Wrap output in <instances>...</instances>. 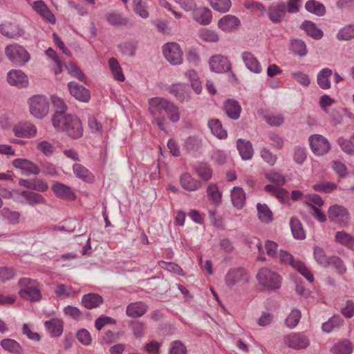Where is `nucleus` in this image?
<instances>
[{
	"label": "nucleus",
	"mask_w": 354,
	"mask_h": 354,
	"mask_svg": "<svg viewBox=\"0 0 354 354\" xmlns=\"http://www.w3.org/2000/svg\"><path fill=\"white\" fill-rule=\"evenodd\" d=\"M149 111L160 129L165 130L166 116L172 122L180 120L178 107L168 100L156 97L149 100Z\"/></svg>",
	"instance_id": "obj_1"
},
{
	"label": "nucleus",
	"mask_w": 354,
	"mask_h": 354,
	"mask_svg": "<svg viewBox=\"0 0 354 354\" xmlns=\"http://www.w3.org/2000/svg\"><path fill=\"white\" fill-rule=\"evenodd\" d=\"M52 124L57 131L65 133L71 138H80L83 135L82 122L76 115L54 113Z\"/></svg>",
	"instance_id": "obj_2"
},
{
	"label": "nucleus",
	"mask_w": 354,
	"mask_h": 354,
	"mask_svg": "<svg viewBox=\"0 0 354 354\" xmlns=\"http://www.w3.org/2000/svg\"><path fill=\"white\" fill-rule=\"evenodd\" d=\"M21 288L19 295L24 299L31 302L38 301L41 299L39 283L30 278H21L18 281Z\"/></svg>",
	"instance_id": "obj_3"
},
{
	"label": "nucleus",
	"mask_w": 354,
	"mask_h": 354,
	"mask_svg": "<svg viewBox=\"0 0 354 354\" xmlns=\"http://www.w3.org/2000/svg\"><path fill=\"white\" fill-rule=\"evenodd\" d=\"M266 177L271 182L277 183V185H267L264 189L266 192L277 198L280 201L283 202L288 198V192L280 187L285 183L284 176L278 172H268Z\"/></svg>",
	"instance_id": "obj_4"
},
{
	"label": "nucleus",
	"mask_w": 354,
	"mask_h": 354,
	"mask_svg": "<svg viewBox=\"0 0 354 354\" xmlns=\"http://www.w3.org/2000/svg\"><path fill=\"white\" fill-rule=\"evenodd\" d=\"M257 279L259 285L264 289L272 290L280 288L281 277L277 272L267 268H263L259 271Z\"/></svg>",
	"instance_id": "obj_5"
},
{
	"label": "nucleus",
	"mask_w": 354,
	"mask_h": 354,
	"mask_svg": "<svg viewBox=\"0 0 354 354\" xmlns=\"http://www.w3.org/2000/svg\"><path fill=\"white\" fill-rule=\"evenodd\" d=\"M276 258L279 259L280 262L283 263L290 265L310 282L314 281V277L311 271L302 261L295 260L290 253L284 250H280Z\"/></svg>",
	"instance_id": "obj_6"
},
{
	"label": "nucleus",
	"mask_w": 354,
	"mask_h": 354,
	"mask_svg": "<svg viewBox=\"0 0 354 354\" xmlns=\"http://www.w3.org/2000/svg\"><path fill=\"white\" fill-rule=\"evenodd\" d=\"M5 53L8 58L15 64L24 66L30 58V54L21 46L12 44L6 46Z\"/></svg>",
	"instance_id": "obj_7"
},
{
	"label": "nucleus",
	"mask_w": 354,
	"mask_h": 354,
	"mask_svg": "<svg viewBox=\"0 0 354 354\" xmlns=\"http://www.w3.org/2000/svg\"><path fill=\"white\" fill-rule=\"evenodd\" d=\"M30 112L36 118L45 117L49 111V104L47 99L40 95L32 96L28 101Z\"/></svg>",
	"instance_id": "obj_8"
},
{
	"label": "nucleus",
	"mask_w": 354,
	"mask_h": 354,
	"mask_svg": "<svg viewBox=\"0 0 354 354\" xmlns=\"http://www.w3.org/2000/svg\"><path fill=\"white\" fill-rule=\"evenodd\" d=\"M165 59L173 65H179L183 62V50L176 42H169L162 47Z\"/></svg>",
	"instance_id": "obj_9"
},
{
	"label": "nucleus",
	"mask_w": 354,
	"mask_h": 354,
	"mask_svg": "<svg viewBox=\"0 0 354 354\" xmlns=\"http://www.w3.org/2000/svg\"><path fill=\"white\" fill-rule=\"evenodd\" d=\"M328 216L331 221L342 227L348 226L350 220L348 210L339 205H334L328 209Z\"/></svg>",
	"instance_id": "obj_10"
},
{
	"label": "nucleus",
	"mask_w": 354,
	"mask_h": 354,
	"mask_svg": "<svg viewBox=\"0 0 354 354\" xmlns=\"http://www.w3.org/2000/svg\"><path fill=\"white\" fill-rule=\"evenodd\" d=\"M283 342L288 347L299 350L306 348L310 344V339L301 333H291L284 336Z\"/></svg>",
	"instance_id": "obj_11"
},
{
	"label": "nucleus",
	"mask_w": 354,
	"mask_h": 354,
	"mask_svg": "<svg viewBox=\"0 0 354 354\" xmlns=\"http://www.w3.org/2000/svg\"><path fill=\"white\" fill-rule=\"evenodd\" d=\"M308 141L312 151L317 156H323L330 150V142L322 135H312Z\"/></svg>",
	"instance_id": "obj_12"
},
{
	"label": "nucleus",
	"mask_w": 354,
	"mask_h": 354,
	"mask_svg": "<svg viewBox=\"0 0 354 354\" xmlns=\"http://www.w3.org/2000/svg\"><path fill=\"white\" fill-rule=\"evenodd\" d=\"M209 65L211 71L215 73H225L231 69V63L228 58L220 54L211 56Z\"/></svg>",
	"instance_id": "obj_13"
},
{
	"label": "nucleus",
	"mask_w": 354,
	"mask_h": 354,
	"mask_svg": "<svg viewBox=\"0 0 354 354\" xmlns=\"http://www.w3.org/2000/svg\"><path fill=\"white\" fill-rule=\"evenodd\" d=\"M12 165L21 169L26 175H38L41 171L37 165L26 158L15 159L12 161Z\"/></svg>",
	"instance_id": "obj_14"
},
{
	"label": "nucleus",
	"mask_w": 354,
	"mask_h": 354,
	"mask_svg": "<svg viewBox=\"0 0 354 354\" xmlns=\"http://www.w3.org/2000/svg\"><path fill=\"white\" fill-rule=\"evenodd\" d=\"M13 132L17 137L30 138L37 134V128L30 122H19L13 127Z\"/></svg>",
	"instance_id": "obj_15"
},
{
	"label": "nucleus",
	"mask_w": 354,
	"mask_h": 354,
	"mask_svg": "<svg viewBox=\"0 0 354 354\" xmlns=\"http://www.w3.org/2000/svg\"><path fill=\"white\" fill-rule=\"evenodd\" d=\"M51 189L57 198L67 201H74L76 198V195L71 187L64 183L56 182L52 185Z\"/></svg>",
	"instance_id": "obj_16"
},
{
	"label": "nucleus",
	"mask_w": 354,
	"mask_h": 354,
	"mask_svg": "<svg viewBox=\"0 0 354 354\" xmlns=\"http://www.w3.org/2000/svg\"><path fill=\"white\" fill-rule=\"evenodd\" d=\"M70 93L77 100L87 102L90 99V91L76 82H71L68 84Z\"/></svg>",
	"instance_id": "obj_17"
},
{
	"label": "nucleus",
	"mask_w": 354,
	"mask_h": 354,
	"mask_svg": "<svg viewBox=\"0 0 354 354\" xmlns=\"http://www.w3.org/2000/svg\"><path fill=\"white\" fill-rule=\"evenodd\" d=\"M8 82L10 84L18 87H26L28 84L27 75L21 70H12L8 73Z\"/></svg>",
	"instance_id": "obj_18"
},
{
	"label": "nucleus",
	"mask_w": 354,
	"mask_h": 354,
	"mask_svg": "<svg viewBox=\"0 0 354 354\" xmlns=\"http://www.w3.org/2000/svg\"><path fill=\"white\" fill-rule=\"evenodd\" d=\"M180 184L187 192L197 191L202 186L201 182L189 173H184L180 176Z\"/></svg>",
	"instance_id": "obj_19"
},
{
	"label": "nucleus",
	"mask_w": 354,
	"mask_h": 354,
	"mask_svg": "<svg viewBox=\"0 0 354 354\" xmlns=\"http://www.w3.org/2000/svg\"><path fill=\"white\" fill-rule=\"evenodd\" d=\"M240 25L241 21L239 18L232 15H225L218 21V28L225 32L234 30Z\"/></svg>",
	"instance_id": "obj_20"
},
{
	"label": "nucleus",
	"mask_w": 354,
	"mask_h": 354,
	"mask_svg": "<svg viewBox=\"0 0 354 354\" xmlns=\"http://www.w3.org/2000/svg\"><path fill=\"white\" fill-rule=\"evenodd\" d=\"M147 309V305L142 301L133 302L127 306L126 314L129 317H140L146 313Z\"/></svg>",
	"instance_id": "obj_21"
},
{
	"label": "nucleus",
	"mask_w": 354,
	"mask_h": 354,
	"mask_svg": "<svg viewBox=\"0 0 354 354\" xmlns=\"http://www.w3.org/2000/svg\"><path fill=\"white\" fill-rule=\"evenodd\" d=\"M33 9L50 24L55 23V17L43 1H36L32 5Z\"/></svg>",
	"instance_id": "obj_22"
},
{
	"label": "nucleus",
	"mask_w": 354,
	"mask_h": 354,
	"mask_svg": "<svg viewBox=\"0 0 354 354\" xmlns=\"http://www.w3.org/2000/svg\"><path fill=\"white\" fill-rule=\"evenodd\" d=\"M286 12L284 3L272 5L268 9V17L273 23H279L283 19Z\"/></svg>",
	"instance_id": "obj_23"
},
{
	"label": "nucleus",
	"mask_w": 354,
	"mask_h": 354,
	"mask_svg": "<svg viewBox=\"0 0 354 354\" xmlns=\"http://www.w3.org/2000/svg\"><path fill=\"white\" fill-rule=\"evenodd\" d=\"M193 17L196 21L203 26L209 24L212 19V12L207 8H194Z\"/></svg>",
	"instance_id": "obj_24"
},
{
	"label": "nucleus",
	"mask_w": 354,
	"mask_h": 354,
	"mask_svg": "<svg viewBox=\"0 0 354 354\" xmlns=\"http://www.w3.org/2000/svg\"><path fill=\"white\" fill-rule=\"evenodd\" d=\"M242 59L246 67L252 72L259 73L262 71L261 66L256 57L250 52H244Z\"/></svg>",
	"instance_id": "obj_25"
},
{
	"label": "nucleus",
	"mask_w": 354,
	"mask_h": 354,
	"mask_svg": "<svg viewBox=\"0 0 354 354\" xmlns=\"http://www.w3.org/2000/svg\"><path fill=\"white\" fill-rule=\"evenodd\" d=\"M260 113L270 126L279 127L284 122V118L281 113H274L269 110H261Z\"/></svg>",
	"instance_id": "obj_26"
},
{
	"label": "nucleus",
	"mask_w": 354,
	"mask_h": 354,
	"mask_svg": "<svg viewBox=\"0 0 354 354\" xmlns=\"http://www.w3.org/2000/svg\"><path fill=\"white\" fill-rule=\"evenodd\" d=\"M223 109L227 115L231 119L236 120L239 118L241 111V107L239 102L236 100H226L224 103Z\"/></svg>",
	"instance_id": "obj_27"
},
{
	"label": "nucleus",
	"mask_w": 354,
	"mask_h": 354,
	"mask_svg": "<svg viewBox=\"0 0 354 354\" xmlns=\"http://www.w3.org/2000/svg\"><path fill=\"white\" fill-rule=\"evenodd\" d=\"M44 326L53 337H59L63 333V321L58 318H53L44 322Z\"/></svg>",
	"instance_id": "obj_28"
},
{
	"label": "nucleus",
	"mask_w": 354,
	"mask_h": 354,
	"mask_svg": "<svg viewBox=\"0 0 354 354\" xmlns=\"http://www.w3.org/2000/svg\"><path fill=\"white\" fill-rule=\"evenodd\" d=\"M237 149L244 160H249L252 157L253 148L250 141L239 139L236 142Z\"/></svg>",
	"instance_id": "obj_29"
},
{
	"label": "nucleus",
	"mask_w": 354,
	"mask_h": 354,
	"mask_svg": "<svg viewBox=\"0 0 354 354\" xmlns=\"http://www.w3.org/2000/svg\"><path fill=\"white\" fill-rule=\"evenodd\" d=\"M73 169L76 177L84 182L91 183L94 181V176L82 165L76 163L73 165Z\"/></svg>",
	"instance_id": "obj_30"
},
{
	"label": "nucleus",
	"mask_w": 354,
	"mask_h": 354,
	"mask_svg": "<svg viewBox=\"0 0 354 354\" xmlns=\"http://www.w3.org/2000/svg\"><path fill=\"white\" fill-rule=\"evenodd\" d=\"M198 35L201 41L207 43H217L220 40V36L216 30L207 28L200 29Z\"/></svg>",
	"instance_id": "obj_31"
},
{
	"label": "nucleus",
	"mask_w": 354,
	"mask_h": 354,
	"mask_svg": "<svg viewBox=\"0 0 354 354\" xmlns=\"http://www.w3.org/2000/svg\"><path fill=\"white\" fill-rule=\"evenodd\" d=\"M103 302L102 297L95 293H89L84 295L82 304L87 309H92L98 307Z\"/></svg>",
	"instance_id": "obj_32"
},
{
	"label": "nucleus",
	"mask_w": 354,
	"mask_h": 354,
	"mask_svg": "<svg viewBox=\"0 0 354 354\" xmlns=\"http://www.w3.org/2000/svg\"><path fill=\"white\" fill-rule=\"evenodd\" d=\"M333 354H351L353 352V344L348 339H343L331 348Z\"/></svg>",
	"instance_id": "obj_33"
},
{
	"label": "nucleus",
	"mask_w": 354,
	"mask_h": 354,
	"mask_svg": "<svg viewBox=\"0 0 354 354\" xmlns=\"http://www.w3.org/2000/svg\"><path fill=\"white\" fill-rule=\"evenodd\" d=\"M232 202L234 207L241 209L243 207L245 201V194L241 187H234L231 193Z\"/></svg>",
	"instance_id": "obj_34"
},
{
	"label": "nucleus",
	"mask_w": 354,
	"mask_h": 354,
	"mask_svg": "<svg viewBox=\"0 0 354 354\" xmlns=\"http://www.w3.org/2000/svg\"><path fill=\"white\" fill-rule=\"evenodd\" d=\"M335 241L348 248H354V236L344 230L335 234Z\"/></svg>",
	"instance_id": "obj_35"
},
{
	"label": "nucleus",
	"mask_w": 354,
	"mask_h": 354,
	"mask_svg": "<svg viewBox=\"0 0 354 354\" xmlns=\"http://www.w3.org/2000/svg\"><path fill=\"white\" fill-rule=\"evenodd\" d=\"M169 93L173 94L180 102H183L189 98L187 93L186 86L183 84H173L169 88Z\"/></svg>",
	"instance_id": "obj_36"
},
{
	"label": "nucleus",
	"mask_w": 354,
	"mask_h": 354,
	"mask_svg": "<svg viewBox=\"0 0 354 354\" xmlns=\"http://www.w3.org/2000/svg\"><path fill=\"white\" fill-rule=\"evenodd\" d=\"M212 133L219 139L227 138V131L223 128L221 121L218 119H211L208 122Z\"/></svg>",
	"instance_id": "obj_37"
},
{
	"label": "nucleus",
	"mask_w": 354,
	"mask_h": 354,
	"mask_svg": "<svg viewBox=\"0 0 354 354\" xmlns=\"http://www.w3.org/2000/svg\"><path fill=\"white\" fill-rule=\"evenodd\" d=\"M109 66L115 80L119 82H124L125 80L122 70L115 58L111 57L109 59Z\"/></svg>",
	"instance_id": "obj_38"
},
{
	"label": "nucleus",
	"mask_w": 354,
	"mask_h": 354,
	"mask_svg": "<svg viewBox=\"0 0 354 354\" xmlns=\"http://www.w3.org/2000/svg\"><path fill=\"white\" fill-rule=\"evenodd\" d=\"M20 195H21L30 205L44 204L46 203L45 198L41 194L35 192L21 191Z\"/></svg>",
	"instance_id": "obj_39"
},
{
	"label": "nucleus",
	"mask_w": 354,
	"mask_h": 354,
	"mask_svg": "<svg viewBox=\"0 0 354 354\" xmlns=\"http://www.w3.org/2000/svg\"><path fill=\"white\" fill-rule=\"evenodd\" d=\"M194 171L204 181H208L212 176V170L209 165L205 162H201L195 166Z\"/></svg>",
	"instance_id": "obj_40"
},
{
	"label": "nucleus",
	"mask_w": 354,
	"mask_h": 354,
	"mask_svg": "<svg viewBox=\"0 0 354 354\" xmlns=\"http://www.w3.org/2000/svg\"><path fill=\"white\" fill-rule=\"evenodd\" d=\"M332 74V71L328 68L322 69L319 73L317 75V83L322 88L328 89L330 87L329 77Z\"/></svg>",
	"instance_id": "obj_41"
},
{
	"label": "nucleus",
	"mask_w": 354,
	"mask_h": 354,
	"mask_svg": "<svg viewBox=\"0 0 354 354\" xmlns=\"http://www.w3.org/2000/svg\"><path fill=\"white\" fill-rule=\"evenodd\" d=\"M0 32L2 35L10 38L20 35L18 26L10 22L1 24Z\"/></svg>",
	"instance_id": "obj_42"
},
{
	"label": "nucleus",
	"mask_w": 354,
	"mask_h": 354,
	"mask_svg": "<svg viewBox=\"0 0 354 354\" xmlns=\"http://www.w3.org/2000/svg\"><path fill=\"white\" fill-rule=\"evenodd\" d=\"M1 346L6 351L15 353L20 354L22 352V348L21 345L15 340L12 339H4L1 342Z\"/></svg>",
	"instance_id": "obj_43"
},
{
	"label": "nucleus",
	"mask_w": 354,
	"mask_h": 354,
	"mask_svg": "<svg viewBox=\"0 0 354 354\" xmlns=\"http://www.w3.org/2000/svg\"><path fill=\"white\" fill-rule=\"evenodd\" d=\"M246 274L242 270H233L227 273L226 276V283L227 286H232L235 283L241 281L243 279H245Z\"/></svg>",
	"instance_id": "obj_44"
},
{
	"label": "nucleus",
	"mask_w": 354,
	"mask_h": 354,
	"mask_svg": "<svg viewBox=\"0 0 354 354\" xmlns=\"http://www.w3.org/2000/svg\"><path fill=\"white\" fill-rule=\"evenodd\" d=\"M211 7L216 11L225 13L230 10L232 6L231 0H208Z\"/></svg>",
	"instance_id": "obj_45"
},
{
	"label": "nucleus",
	"mask_w": 354,
	"mask_h": 354,
	"mask_svg": "<svg viewBox=\"0 0 354 354\" xmlns=\"http://www.w3.org/2000/svg\"><path fill=\"white\" fill-rule=\"evenodd\" d=\"M47 56L52 59L54 63L53 71L55 75L61 73L63 71L62 62L57 53L52 48H48L46 51Z\"/></svg>",
	"instance_id": "obj_46"
},
{
	"label": "nucleus",
	"mask_w": 354,
	"mask_h": 354,
	"mask_svg": "<svg viewBox=\"0 0 354 354\" xmlns=\"http://www.w3.org/2000/svg\"><path fill=\"white\" fill-rule=\"evenodd\" d=\"M290 227L292 234L295 239L300 240L305 239L306 234L299 219L292 218L290 220Z\"/></svg>",
	"instance_id": "obj_47"
},
{
	"label": "nucleus",
	"mask_w": 354,
	"mask_h": 354,
	"mask_svg": "<svg viewBox=\"0 0 354 354\" xmlns=\"http://www.w3.org/2000/svg\"><path fill=\"white\" fill-rule=\"evenodd\" d=\"M301 28L306 32L308 35L315 39H321L323 36L322 31L316 28L315 24L310 21H304L301 25Z\"/></svg>",
	"instance_id": "obj_48"
},
{
	"label": "nucleus",
	"mask_w": 354,
	"mask_h": 354,
	"mask_svg": "<svg viewBox=\"0 0 354 354\" xmlns=\"http://www.w3.org/2000/svg\"><path fill=\"white\" fill-rule=\"evenodd\" d=\"M259 218L264 223H269L272 220V212L266 204L257 205Z\"/></svg>",
	"instance_id": "obj_49"
},
{
	"label": "nucleus",
	"mask_w": 354,
	"mask_h": 354,
	"mask_svg": "<svg viewBox=\"0 0 354 354\" xmlns=\"http://www.w3.org/2000/svg\"><path fill=\"white\" fill-rule=\"evenodd\" d=\"M306 8L308 11L315 13L318 16H322L326 12L325 7L323 4L315 0H309L306 3Z\"/></svg>",
	"instance_id": "obj_50"
},
{
	"label": "nucleus",
	"mask_w": 354,
	"mask_h": 354,
	"mask_svg": "<svg viewBox=\"0 0 354 354\" xmlns=\"http://www.w3.org/2000/svg\"><path fill=\"white\" fill-rule=\"evenodd\" d=\"M65 68L68 73L73 77L77 78L80 81L85 82L86 77L80 68L73 62H69L65 65Z\"/></svg>",
	"instance_id": "obj_51"
},
{
	"label": "nucleus",
	"mask_w": 354,
	"mask_h": 354,
	"mask_svg": "<svg viewBox=\"0 0 354 354\" xmlns=\"http://www.w3.org/2000/svg\"><path fill=\"white\" fill-rule=\"evenodd\" d=\"M186 75L189 77L192 88L197 94H199L202 91V86L197 73L194 70H189L186 73Z\"/></svg>",
	"instance_id": "obj_52"
},
{
	"label": "nucleus",
	"mask_w": 354,
	"mask_h": 354,
	"mask_svg": "<svg viewBox=\"0 0 354 354\" xmlns=\"http://www.w3.org/2000/svg\"><path fill=\"white\" fill-rule=\"evenodd\" d=\"M314 257L315 260L323 266H329L330 257H328L324 249L319 246L314 248Z\"/></svg>",
	"instance_id": "obj_53"
},
{
	"label": "nucleus",
	"mask_w": 354,
	"mask_h": 354,
	"mask_svg": "<svg viewBox=\"0 0 354 354\" xmlns=\"http://www.w3.org/2000/svg\"><path fill=\"white\" fill-rule=\"evenodd\" d=\"M51 102L53 106L56 109L55 113H60L62 115H67L65 114V112L66 111L68 107L62 98L55 95L51 97Z\"/></svg>",
	"instance_id": "obj_54"
},
{
	"label": "nucleus",
	"mask_w": 354,
	"mask_h": 354,
	"mask_svg": "<svg viewBox=\"0 0 354 354\" xmlns=\"http://www.w3.org/2000/svg\"><path fill=\"white\" fill-rule=\"evenodd\" d=\"M37 149L45 156H50L55 152V147L47 140H41L37 143Z\"/></svg>",
	"instance_id": "obj_55"
},
{
	"label": "nucleus",
	"mask_w": 354,
	"mask_h": 354,
	"mask_svg": "<svg viewBox=\"0 0 354 354\" xmlns=\"http://www.w3.org/2000/svg\"><path fill=\"white\" fill-rule=\"evenodd\" d=\"M343 322L342 319L339 315L332 317L328 322L322 324V329L326 333L332 331L335 328L339 327Z\"/></svg>",
	"instance_id": "obj_56"
},
{
	"label": "nucleus",
	"mask_w": 354,
	"mask_h": 354,
	"mask_svg": "<svg viewBox=\"0 0 354 354\" xmlns=\"http://www.w3.org/2000/svg\"><path fill=\"white\" fill-rule=\"evenodd\" d=\"M339 40H350L354 38V25H348L339 30L337 35Z\"/></svg>",
	"instance_id": "obj_57"
},
{
	"label": "nucleus",
	"mask_w": 354,
	"mask_h": 354,
	"mask_svg": "<svg viewBox=\"0 0 354 354\" xmlns=\"http://www.w3.org/2000/svg\"><path fill=\"white\" fill-rule=\"evenodd\" d=\"M268 142L272 148L278 150L281 149L284 145L283 138L275 132L268 134Z\"/></svg>",
	"instance_id": "obj_58"
},
{
	"label": "nucleus",
	"mask_w": 354,
	"mask_h": 354,
	"mask_svg": "<svg viewBox=\"0 0 354 354\" xmlns=\"http://www.w3.org/2000/svg\"><path fill=\"white\" fill-rule=\"evenodd\" d=\"M106 19L110 24L115 26H125L128 22L126 18L117 13H108L106 15Z\"/></svg>",
	"instance_id": "obj_59"
},
{
	"label": "nucleus",
	"mask_w": 354,
	"mask_h": 354,
	"mask_svg": "<svg viewBox=\"0 0 354 354\" xmlns=\"http://www.w3.org/2000/svg\"><path fill=\"white\" fill-rule=\"evenodd\" d=\"M338 144L345 153L350 155L354 154V136L350 140L339 138Z\"/></svg>",
	"instance_id": "obj_60"
},
{
	"label": "nucleus",
	"mask_w": 354,
	"mask_h": 354,
	"mask_svg": "<svg viewBox=\"0 0 354 354\" xmlns=\"http://www.w3.org/2000/svg\"><path fill=\"white\" fill-rule=\"evenodd\" d=\"M301 313L299 310H292L286 319V324L288 328H295L299 323Z\"/></svg>",
	"instance_id": "obj_61"
},
{
	"label": "nucleus",
	"mask_w": 354,
	"mask_h": 354,
	"mask_svg": "<svg viewBox=\"0 0 354 354\" xmlns=\"http://www.w3.org/2000/svg\"><path fill=\"white\" fill-rule=\"evenodd\" d=\"M158 265L163 269L178 275H184L183 269L176 263L160 261Z\"/></svg>",
	"instance_id": "obj_62"
},
{
	"label": "nucleus",
	"mask_w": 354,
	"mask_h": 354,
	"mask_svg": "<svg viewBox=\"0 0 354 354\" xmlns=\"http://www.w3.org/2000/svg\"><path fill=\"white\" fill-rule=\"evenodd\" d=\"M1 215L12 224H17L19 222L20 213L12 211L8 208H3L1 210Z\"/></svg>",
	"instance_id": "obj_63"
},
{
	"label": "nucleus",
	"mask_w": 354,
	"mask_h": 354,
	"mask_svg": "<svg viewBox=\"0 0 354 354\" xmlns=\"http://www.w3.org/2000/svg\"><path fill=\"white\" fill-rule=\"evenodd\" d=\"M55 292L57 297H69L76 294L71 286L64 284H58L55 289Z\"/></svg>",
	"instance_id": "obj_64"
}]
</instances>
